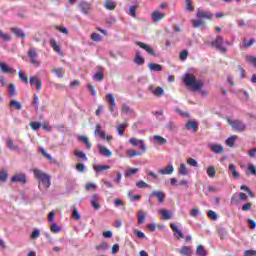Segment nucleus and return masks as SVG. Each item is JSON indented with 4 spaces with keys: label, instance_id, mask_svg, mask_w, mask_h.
Listing matches in <instances>:
<instances>
[{
    "label": "nucleus",
    "instance_id": "nucleus-1",
    "mask_svg": "<svg viewBox=\"0 0 256 256\" xmlns=\"http://www.w3.org/2000/svg\"><path fill=\"white\" fill-rule=\"evenodd\" d=\"M186 87H191L192 91H201L205 87V83L197 80L195 75L186 74L183 78Z\"/></svg>",
    "mask_w": 256,
    "mask_h": 256
},
{
    "label": "nucleus",
    "instance_id": "nucleus-2",
    "mask_svg": "<svg viewBox=\"0 0 256 256\" xmlns=\"http://www.w3.org/2000/svg\"><path fill=\"white\" fill-rule=\"evenodd\" d=\"M197 20H192V25L194 29H199V27L205 26V19H213V15L209 11L198 10L196 13Z\"/></svg>",
    "mask_w": 256,
    "mask_h": 256
},
{
    "label": "nucleus",
    "instance_id": "nucleus-3",
    "mask_svg": "<svg viewBox=\"0 0 256 256\" xmlns=\"http://www.w3.org/2000/svg\"><path fill=\"white\" fill-rule=\"evenodd\" d=\"M32 171L35 179H38L39 183H42L44 189H49L51 187V176L49 174L39 168H33Z\"/></svg>",
    "mask_w": 256,
    "mask_h": 256
},
{
    "label": "nucleus",
    "instance_id": "nucleus-4",
    "mask_svg": "<svg viewBox=\"0 0 256 256\" xmlns=\"http://www.w3.org/2000/svg\"><path fill=\"white\" fill-rule=\"evenodd\" d=\"M38 55L35 48H29L27 51V57L30 59V63L33 67H41V60L37 59Z\"/></svg>",
    "mask_w": 256,
    "mask_h": 256
},
{
    "label": "nucleus",
    "instance_id": "nucleus-5",
    "mask_svg": "<svg viewBox=\"0 0 256 256\" xmlns=\"http://www.w3.org/2000/svg\"><path fill=\"white\" fill-rule=\"evenodd\" d=\"M228 124L230 127H232V129H234V131H238L239 133H242V131L247 129V125L241 120L228 119Z\"/></svg>",
    "mask_w": 256,
    "mask_h": 256
},
{
    "label": "nucleus",
    "instance_id": "nucleus-6",
    "mask_svg": "<svg viewBox=\"0 0 256 256\" xmlns=\"http://www.w3.org/2000/svg\"><path fill=\"white\" fill-rule=\"evenodd\" d=\"M106 101H108L109 111L113 113L114 117H117L119 113L115 111V107L117 106V102L115 101V95H113V93L108 94L106 96Z\"/></svg>",
    "mask_w": 256,
    "mask_h": 256
},
{
    "label": "nucleus",
    "instance_id": "nucleus-7",
    "mask_svg": "<svg viewBox=\"0 0 256 256\" xmlns=\"http://www.w3.org/2000/svg\"><path fill=\"white\" fill-rule=\"evenodd\" d=\"M224 42L225 40L222 38V36H217L216 39L211 42V46L218 49V51H221V53H227V47L223 46Z\"/></svg>",
    "mask_w": 256,
    "mask_h": 256
},
{
    "label": "nucleus",
    "instance_id": "nucleus-8",
    "mask_svg": "<svg viewBox=\"0 0 256 256\" xmlns=\"http://www.w3.org/2000/svg\"><path fill=\"white\" fill-rule=\"evenodd\" d=\"M184 129H186V131H193V133H197L198 129H199V122L195 121V120H189L185 126Z\"/></svg>",
    "mask_w": 256,
    "mask_h": 256
},
{
    "label": "nucleus",
    "instance_id": "nucleus-9",
    "mask_svg": "<svg viewBox=\"0 0 256 256\" xmlns=\"http://www.w3.org/2000/svg\"><path fill=\"white\" fill-rule=\"evenodd\" d=\"M0 71L1 73H6L8 75H15V73H17V70L13 69L5 62H0Z\"/></svg>",
    "mask_w": 256,
    "mask_h": 256
},
{
    "label": "nucleus",
    "instance_id": "nucleus-10",
    "mask_svg": "<svg viewBox=\"0 0 256 256\" xmlns=\"http://www.w3.org/2000/svg\"><path fill=\"white\" fill-rule=\"evenodd\" d=\"M136 44L138 45V47H140V49H144V51H146L148 55H152V57H157V54L155 53V50L153 49V47L143 42H137Z\"/></svg>",
    "mask_w": 256,
    "mask_h": 256
},
{
    "label": "nucleus",
    "instance_id": "nucleus-11",
    "mask_svg": "<svg viewBox=\"0 0 256 256\" xmlns=\"http://www.w3.org/2000/svg\"><path fill=\"white\" fill-rule=\"evenodd\" d=\"M29 83L30 85H35L36 91H41V87H43V82L37 76H31L29 78Z\"/></svg>",
    "mask_w": 256,
    "mask_h": 256
},
{
    "label": "nucleus",
    "instance_id": "nucleus-12",
    "mask_svg": "<svg viewBox=\"0 0 256 256\" xmlns=\"http://www.w3.org/2000/svg\"><path fill=\"white\" fill-rule=\"evenodd\" d=\"M150 197H156L158 203H164L165 202V192L161 190H154L150 193Z\"/></svg>",
    "mask_w": 256,
    "mask_h": 256
},
{
    "label": "nucleus",
    "instance_id": "nucleus-13",
    "mask_svg": "<svg viewBox=\"0 0 256 256\" xmlns=\"http://www.w3.org/2000/svg\"><path fill=\"white\" fill-rule=\"evenodd\" d=\"M129 143L133 145V147H138L140 145V149H142V152L145 153L147 151V146H145V142L143 140H138L136 138H130Z\"/></svg>",
    "mask_w": 256,
    "mask_h": 256
},
{
    "label": "nucleus",
    "instance_id": "nucleus-14",
    "mask_svg": "<svg viewBox=\"0 0 256 256\" xmlns=\"http://www.w3.org/2000/svg\"><path fill=\"white\" fill-rule=\"evenodd\" d=\"M12 183H22V185H25L27 183V176L25 174H16L12 176L11 178Z\"/></svg>",
    "mask_w": 256,
    "mask_h": 256
},
{
    "label": "nucleus",
    "instance_id": "nucleus-15",
    "mask_svg": "<svg viewBox=\"0 0 256 256\" xmlns=\"http://www.w3.org/2000/svg\"><path fill=\"white\" fill-rule=\"evenodd\" d=\"M78 7L81 13H83L84 15H89V12L91 11V4H89L88 2L82 1L79 3Z\"/></svg>",
    "mask_w": 256,
    "mask_h": 256
},
{
    "label": "nucleus",
    "instance_id": "nucleus-16",
    "mask_svg": "<svg viewBox=\"0 0 256 256\" xmlns=\"http://www.w3.org/2000/svg\"><path fill=\"white\" fill-rule=\"evenodd\" d=\"M170 229H172L175 237L178 239H183L185 236L183 235V232L179 229V226H177L175 223H170Z\"/></svg>",
    "mask_w": 256,
    "mask_h": 256
},
{
    "label": "nucleus",
    "instance_id": "nucleus-17",
    "mask_svg": "<svg viewBox=\"0 0 256 256\" xmlns=\"http://www.w3.org/2000/svg\"><path fill=\"white\" fill-rule=\"evenodd\" d=\"M151 17L154 23H159V21H163V19H165L166 15L161 13L160 11H154L152 12Z\"/></svg>",
    "mask_w": 256,
    "mask_h": 256
},
{
    "label": "nucleus",
    "instance_id": "nucleus-18",
    "mask_svg": "<svg viewBox=\"0 0 256 256\" xmlns=\"http://www.w3.org/2000/svg\"><path fill=\"white\" fill-rule=\"evenodd\" d=\"M178 253L182 256H193V249L191 246H182Z\"/></svg>",
    "mask_w": 256,
    "mask_h": 256
},
{
    "label": "nucleus",
    "instance_id": "nucleus-19",
    "mask_svg": "<svg viewBox=\"0 0 256 256\" xmlns=\"http://www.w3.org/2000/svg\"><path fill=\"white\" fill-rule=\"evenodd\" d=\"M104 7L107 9V11H115L117 3L113 0H105Z\"/></svg>",
    "mask_w": 256,
    "mask_h": 256
},
{
    "label": "nucleus",
    "instance_id": "nucleus-20",
    "mask_svg": "<svg viewBox=\"0 0 256 256\" xmlns=\"http://www.w3.org/2000/svg\"><path fill=\"white\" fill-rule=\"evenodd\" d=\"M98 149L100 151V155H103V157H111L113 155V152H111L107 147L98 145Z\"/></svg>",
    "mask_w": 256,
    "mask_h": 256
},
{
    "label": "nucleus",
    "instance_id": "nucleus-21",
    "mask_svg": "<svg viewBox=\"0 0 256 256\" xmlns=\"http://www.w3.org/2000/svg\"><path fill=\"white\" fill-rule=\"evenodd\" d=\"M90 204L94 209H96V211L101 209V205L99 204V195L93 194Z\"/></svg>",
    "mask_w": 256,
    "mask_h": 256
},
{
    "label": "nucleus",
    "instance_id": "nucleus-22",
    "mask_svg": "<svg viewBox=\"0 0 256 256\" xmlns=\"http://www.w3.org/2000/svg\"><path fill=\"white\" fill-rule=\"evenodd\" d=\"M173 171H175L173 165H168L165 168L160 169L158 173H160V175H172Z\"/></svg>",
    "mask_w": 256,
    "mask_h": 256
},
{
    "label": "nucleus",
    "instance_id": "nucleus-23",
    "mask_svg": "<svg viewBox=\"0 0 256 256\" xmlns=\"http://www.w3.org/2000/svg\"><path fill=\"white\" fill-rule=\"evenodd\" d=\"M134 63L138 66L145 65V58L141 56L140 52H136L134 57Z\"/></svg>",
    "mask_w": 256,
    "mask_h": 256
},
{
    "label": "nucleus",
    "instance_id": "nucleus-24",
    "mask_svg": "<svg viewBox=\"0 0 256 256\" xmlns=\"http://www.w3.org/2000/svg\"><path fill=\"white\" fill-rule=\"evenodd\" d=\"M52 73H55L56 77L63 79L65 77V68H52Z\"/></svg>",
    "mask_w": 256,
    "mask_h": 256
},
{
    "label": "nucleus",
    "instance_id": "nucleus-25",
    "mask_svg": "<svg viewBox=\"0 0 256 256\" xmlns=\"http://www.w3.org/2000/svg\"><path fill=\"white\" fill-rule=\"evenodd\" d=\"M158 213L160 215H162L164 221H169V219H172L173 215H171V212H169L168 210H165V209H160L158 211Z\"/></svg>",
    "mask_w": 256,
    "mask_h": 256
},
{
    "label": "nucleus",
    "instance_id": "nucleus-26",
    "mask_svg": "<svg viewBox=\"0 0 256 256\" xmlns=\"http://www.w3.org/2000/svg\"><path fill=\"white\" fill-rule=\"evenodd\" d=\"M148 69H150V71H163V66L161 64H157V63H149L148 64Z\"/></svg>",
    "mask_w": 256,
    "mask_h": 256
},
{
    "label": "nucleus",
    "instance_id": "nucleus-27",
    "mask_svg": "<svg viewBox=\"0 0 256 256\" xmlns=\"http://www.w3.org/2000/svg\"><path fill=\"white\" fill-rule=\"evenodd\" d=\"M211 151H213V153L221 155V153L225 152V149L223 148V146L215 144L211 146Z\"/></svg>",
    "mask_w": 256,
    "mask_h": 256
},
{
    "label": "nucleus",
    "instance_id": "nucleus-28",
    "mask_svg": "<svg viewBox=\"0 0 256 256\" xmlns=\"http://www.w3.org/2000/svg\"><path fill=\"white\" fill-rule=\"evenodd\" d=\"M137 9H139V4L138 3L130 6L128 15H130V17H137Z\"/></svg>",
    "mask_w": 256,
    "mask_h": 256
},
{
    "label": "nucleus",
    "instance_id": "nucleus-29",
    "mask_svg": "<svg viewBox=\"0 0 256 256\" xmlns=\"http://www.w3.org/2000/svg\"><path fill=\"white\" fill-rule=\"evenodd\" d=\"M93 169L96 173H101V171H107L111 169V166L109 165H94Z\"/></svg>",
    "mask_w": 256,
    "mask_h": 256
},
{
    "label": "nucleus",
    "instance_id": "nucleus-30",
    "mask_svg": "<svg viewBox=\"0 0 256 256\" xmlns=\"http://www.w3.org/2000/svg\"><path fill=\"white\" fill-rule=\"evenodd\" d=\"M95 135L100 137V139H105V131L101 130V125L97 124L94 130Z\"/></svg>",
    "mask_w": 256,
    "mask_h": 256
},
{
    "label": "nucleus",
    "instance_id": "nucleus-31",
    "mask_svg": "<svg viewBox=\"0 0 256 256\" xmlns=\"http://www.w3.org/2000/svg\"><path fill=\"white\" fill-rule=\"evenodd\" d=\"M11 32L16 35V37H20L21 39H25V32L21 28H12Z\"/></svg>",
    "mask_w": 256,
    "mask_h": 256
},
{
    "label": "nucleus",
    "instance_id": "nucleus-32",
    "mask_svg": "<svg viewBox=\"0 0 256 256\" xmlns=\"http://www.w3.org/2000/svg\"><path fill=\"white\" fill-rule=\"evenodd\" d=\"M78 141L84 143V145H86V148L88 149H91V147H93V144L89 142V138H87L86 136H78Z\"/></svg>",
    "mask_w": 256,
    "mask_h": 256
},
{
    "label": "nucleus",
    "instance_id": "nucleus-33",
    "mask_svg": "<svg viewBox=\"0 0 256 256\" xmlns=\"http://www.w3.org/2000/svg\"><path fill=\"white\" fill-rule=\"evenodd\" d=\"M196 255L198 256H207V250H205V246L198 245L196 248Z\"/></svg>",
    "mask_w": 256,
    "mask_h": 256
},
{
    "label": "nucleus",
    "instance_id": "nucleus-34",
    "mask_svg": "<svg viewBox=\"0 0 256 256\" xmlns=\"http://www.w3.org/2000/svg\"><path fill=\"white\" fill-rule=\"evenodd\" d=\"M206 173L210 179H213L215 175H217V170H215V166H209L206 170Z\"/></svg>",
    "mask_w": 256,
    "mask_h": 256
},
{
    "label": "nucleus",
    "instance_id": "nucleus-35",
    "mask_svg": "<svg viewBox=\"0 0 256 256\" xmlns=\"http://www.w3.org/2000/svg\"><path fill=\"white\" fill-rule=\"evenodd\" d=\"M51 233H61V226L57 225V223L53 222L50 226Z\"/></svg>",
    "mask_w": 256,
    "mask_h": 256
},
{
    "label": "nucleus",
    "instance_id": "nucleus-36",
    "mask_svg": "<svg viewBox=\"0 0 256 256\" xmlns=\"http://www.w3.org/2000/svg\"><path fill=\"white\" fill-rule=\"evenodd\" d=\"M8 94L10 95V97H15V95H17V90L15 89V84L10 83L8 85Z\"/></svg>",
    "mask_w": 256,
    "mask_h": 256
},
{
    "label": "nucleus",
    "instance_id": "nucleus-37",
    "mask_svg": "<svg viewBox=\"0 0 256 256\" xmlns=\"http://www.w3.org/2000/svg\"><path fill=\"white\" fill-rule=\"evenodd\" d=\"M10 107H15L17 111H21L23 109V105L17 100H11Z\"/></svg>",
    "mask_w": 256,
    "mask_h": 256
},
{
    "label": "nucleus",
    "instance_id": "nucleus-38",
    "mask_svg": "<svg viewBox=\"0 0 256 256\" xmlns=\"http://www.w3.org/2000/svg\"><path fill=\"white\" fill-rule=\"evenodd\" d=\"M75 157H78V159H83V161H87V155L83 151L74 150Z\"/></svg>",
    "mask_w": 256,
    "mask_h": 256
},
{
    "label": "nucleus",
    "instance_id": "nucleus-39",
    "mask_svg": "<svg viewBox=\"0 0 256 256\" xmlns=\"http://www.w3.org/2000/svg\"><path fill=\"white\" fill-rule=\"evenodd\" d=\"M50 47H52L56 53L61 52V47L57 45V41H55V39L50 40Z\"/></svg>",
    "mask_w": 256,
    "mask_h": 256
},
{
    "label": "nucleus",
    "instance_id": "nucleus-40",
    "mask_svg": "<svg viewBox=\"0 0 256 256\" xmlns=\"http://www.w3.org/2000/svg\"><path fill=\"white\" fill-rule=\"evenodd\" d=\"M240 189H241V191H245L246 193H248V197H250L251 199H253V197H255V194H253V191H251V189L249 187H247L246 185H241Z\"/></svg>",
    "mask_w": 256,
    "mask_h": 256
},
{
    "label": "nucleus",
    "instance_id": "nucleus-41",
    "mask_svg": "<svg viewBox=\"0 0 256 256\" xmlns=\"http://www.w3.org/2000/svg\"><path fill=\"white\" fill-rule=\"evenodd\" d=\"M39 151H40V153H42L43 157H45L48 161H53V156H51V154L47 153V150H45V148L40 147Z\"/></svg>",
    "mask_w": 256,
    "mask_h": 256
},
{
    "label": "nucleus",
    "instance_id": "nucleus-42",
    "mask_svg": "<svg viewBox=\"0 0 256 256\" xmlns=\"http://www.w3.org/2000/svg\"><path fill=\"white\" fill-rule=\"evenodd\" d=\"M145 219H147V214L140 210L138 216V225H142V223H145Z\"/></svg>",
    "mask_w": 256,
    "mask_h": 256
},
{
    "label": "nucleus",
    "instance_id": "nucleus-43",
    "mask_svg": "<svg viewBox=\"0 0 256 256\" xmlns=\"http://www.w3.org/2000/svg\"><path fill=\"white\" fill-rule=\"evenodd\" d=\"M128 125L127 124H119L116 129L118 131V135L123 136V134L125 133V129H127Z\"/></svg>",
    "mask_w": 256,
    "mask_h": 256
},
{
    "label": "nucleus",
    "instance_id": "nucleus-44",
    "mask_svg": "<svg viewBox=\"0 0 256 256\" xmlns=\"http://www.w3.org/2000/svg\"><path fill=\"white\" fill-rule=\"evenodd\" d=\"M104 75L103 72L101 70H97L93 76L94 81H101L102 79H104Z\"/></svg>",
    "mask_w": 256,
    "mask_h": 256
},
{
    "label": "nucleus",
    "instance_id": "nucleus-45",
    "mask_svg": "<svg viewBox=\"0 0 256 256\" xmlns=\"http://www.w3.org/2000/svg\"><path fill=\"white\" fill-rule=\"evenodd\" d=\"M139 172V168H131L124 172L125 177H131V175H135V173Z\"/></svg>",
    "mask_w": 256,
    "mask_h": 256
},
{
    "label": "nucleus",
    "instance_id": "nucleus-46",
    "mask_svg": "<svg viewBox=\"0 0 256 256\" xmlns=\"http://www.w3.org/2000/svg\"><path fill=\"white\" fill-rule=\"evenodd\" d=\"M18 77H19V79L21 80L22 83H26V84L29 83V78L27 76H25V72L20 70L18 72Z\"/></svg>",
    "mask_w": 256,
    "mask_h": 256
},
{
    "label": "nucleus",
    "instance_id": "nucleus-47",
    "mask_svg": "<svg viewBox=\"0 0 256 256\" xmlns=\"http://www.w3.org/2000/svg\"><path fill=\"white\" fill-rule=\"evenodd\" d=\"M243 45L246 49L252 47V45H255V38H251L249 42H247V38H243Z\"/></svg>",
    "mask_w": 256,
    "mask_h": 256
},
{
    "label": "nucleus",
    "instance_id": "nucleus-48",
    "mask_svg": "<svg viewBox=\"0 0 256 256\" xmlns=\"http://www.w3.org/2000/svg\"><path fill=\"white\" fill-rule=\"evenodd\" d=\"M154 95L155 97H163V95H165V91L163 90L162 87H156L155 91H154Z\"/></svg>",
    "mask_w": 256,
    "mask_h": 256
},
{
    "label": "nucleus",
    "instance_id": "nucleus-49",
    "mask_svg": "<svg viewBox=\"0 0 256 256\" xmlns=\"http://www.w3.org/2000/svg\"><path fill=\"white\" fill-rule=\"evenodd\" d=\"M229 171H231L232 176L238 179L239 177V172L235 169V164H229Z\"/></svg>",
    "mask_w": 256,
    "mask_h": 256
},
{
    "label": "nucleus",
    "instance_id": "nucleus-50",
    "mask_svg": "<svg viewBox=\"0 0 256 256\" xmlns=\"http://www.w3.org/2000/svg\"><path fill=\"white\" fill-rule=\"evenodd\" d=\"M154 140L157 141L158 145H165V143H167V139L159 135H155Z\"/></svg>",
    "mask_w": 256,
    "mask_h": 256
},
{
    "label": "nucleus",
    "instance_id": "nucleus-51",
    "mask_svg": "<svg viewBox=\"0 0 256 256\" xmlns=\"http://www.w3.org/2000/svg\"><path fill=\"white\" fill-rule=\"evenodd\" d=\"M235 141H237V136H231L226 140V145H228V147H233Z\"/></svg>",
    "mask_w": 256,
    "mask_h": 256
},
{
    "label": "nucleus",
    "instance_id": "nucleus-52",
    "mask_svg": "<svg viewBox=\"0 0 256 256\" xmlns=\"http://www.w3.org/2000/svg\"><path fill=\"white\" fill-rule=\"evenodd\" d=\"M127 155H128L129 157L133 158V157H139V156H141L142 153H141V152H137V151H135V150H133V149H130V150H127Z\"/></svg>",
    "mask_w": 256,
    "mask_h": 256
},
{
    "label": "nucleus",
    "instance_id": "nucleus-53",
    "mask_svg": "<svg viewBox=\"0 0 256 256\" xmlns=\"http://www.w3.org/2000/svg\"><path fill=\"white\" fill-rule=\"evenodd\" d=\"M186 1V11H195V7L193 6L192 0H185Z\"/></svg>",
    "mask_w": 256,
    "mask_h": 256
},
{
    "label": "nucleus",
    "instance_id": "nucleus-54",
    "mask_svg": "<svg viewBox=\"0 0 256 256\" xmlns=\"http://www.w3.org/2000/svg\"><path fill=\"white\" fill-rule=\"evenodd\" d=\"M41 237V231L39 229H34L31 234V239H39Z\"/></svg>",
    "mask_w": 256,
    "mask_h": 256
},
{
    "label": "nucleus",
    "instance_id": "nucleus-55",
    "mask_svg": "<svg viewBox=\"0 0 256 256\" xmlns=\"http://www.w3.org/2000/svg\"><path fill=\"white\" fill-rule=\"evenodd\" d=\"M7 177H8L7 170H2L0 172V181H2V183H5L7 181Z\"/></svg>",
    "mask_w": 256,
    "mask_h": 256
},
{
    "label": "nucleus",
    "instance_id": "nucleus-56",
    "mask_svg": "<svg viewBox=\"0 0 256 256\" xmlns=\"http://www.w3.org/2000/svg\"><path fill=\"white\" fill-rule=\"evenodd\" d=\"M109 246L107 245V242H102L101 244L96 246L97 251H105Z\"/></svg>",
    "mask_w": 256,
    "mask_h": 256
},
{
    "label": "nucleus",
    "instance_id": "nucleus-57",
    "mask_svg": "<svg viewBox=\"0 0 256 256\" xmlns=\"http://www.w3.org/2000/svg\"><path fill=\"white\" fill-rule=\"evenodd\" d=\"M136 187H138V189H145V188L149 187V184H147L145 181L141 180L136 183Z\"/></svg>",
    "mask_w": 256,
    "mask_h": 256
},
{
    "label": "nucleus",
    "instance_id": "nucleus-58",
    "mask_svg": "<svg viewBox=\"0 0 256 256\" xmlns=\"http://www.w3.org/2000/svg\"><path fill=\"white\" fill-rule=\"evenodd\" d=\"M122 113H126V115H129V113H133L129 105L123 104L122 105Z\"/></svg>",
    "mask_w": 256,
    "mask_h": 256
},
{
    "label": "nucleus",
    "instance_id": "nucleus-59",
    "mask_svg": "<svg viewBox=\"0 0 256 256\" xmlns=\"http://www.w3.org/2000/svg\"><path fill=\"white\" fill-rule=\"evenodd\" d=\"M208 217H209V219H212V221H217L218 216H217V213H215V211L209 210Z\"/></svg>",
    "mask_w": 256,
    "mask_h": 256
},
{
    "label": "nucleus",
    "instance_id": "nucleus-60",
    "mask_svg": "<svg viewBox=\"0 0 256 256\" xmlns=\"http://www.w3.org/2000/svg\"><path fill=\"white\" fill-rule=\"evenodd\" d=\"M246 61H248V63H252V65H254V67L256 68V57H253L251 55H247L246 56Z\"/></svg>",
    "mask_w": 256,
    "mask_h": 256
},
{
    "label": "nucleus",
    "instance_id": "nucleus-61",
    "mask_svg": "<svg viewBox=\"0 0 256 256\" xmlns=\"http://www.w3.org/2000/svg\"><path fill=\"white\" fill-rule=\"evenodd\" d=\"M188 56H189V52L187 50H183L180 53L179 59L180 61H185V59H187Z\"/></svg>",
    "mask_w": 256,
    "mask_h": 256
},
{
    "label": "nucleus",
    "instance_id": "nucleus-62",
    "mask_svg": "<svg viewBox=\"0 0 256 256\" xmlns=\"http://www.w3.org/2000/svg\"><path fill=\"white\" fill-rule=\"evenodd\" d=\"M30 127L33 131H37V129H41V124L39 122H31Z\"/></svg>",
    "mask_w": 256,
    "mask_h": 256
},
{
    "label": "nucleus",
    "instance_id": "nucleus-63",
    "mask_svg": "<svg viewBox=\"0 0 256 256\" xmlns=\"http://www.w3.org/2000/svg\"><path fill=\"white\" fill-rule=\"evenodd\" d=\"M179 173L180 175H187V167L185 164H180Z\"/></svg>",
    "mask_w": 256,
    "mask_h": 256
},
{
    "label": "nucleus",
    "instance_id": "nucleus-64",
    "mask_svg": "<svg viewBox=\"0 0 256 256\" xmlns=\"http://www.w3.org/2000/svg\"><path fill=\"white\" fill-rule=\"evenodd\" d=\"M251 207H253V203L247 202L242 205V211H250Z\"/></svg>",
    "mask_w": 256,
    "mask_h": 256
}]
</instances>
